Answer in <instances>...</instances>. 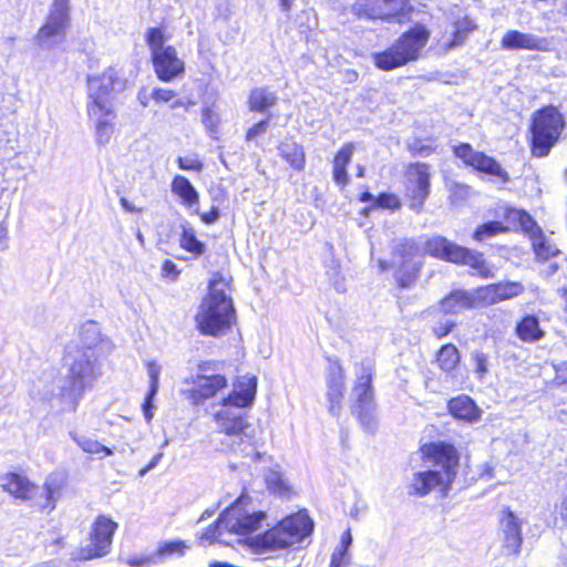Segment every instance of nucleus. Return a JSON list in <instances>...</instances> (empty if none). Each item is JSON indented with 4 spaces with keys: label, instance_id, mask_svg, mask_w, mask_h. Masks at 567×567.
<instances>
[{
    "label": "nucleus",
    "instance_id": "1",
    "mask_svg": "<svg viewBox=\"0 0 567 567\" xmlns=\"http://www.w3.org/2000/svg\"><path fill=\"white\" fill-rule=\"evenodd\" d=\"M423 458L430 462L432 470L417 472L409 484V494L424 496L434 488L446 493L453 484L460 464L457 450L449 443L435 442L421 447Z\"/></svg>",
    "mask_w": 567,
    "mask_h": 567
},
{
    "label": "nucleus",
    "instance_id": "2",
    "mask_svg": "<svg viewBox=\"0 0 567 567\" xmlns=\"http://www.w3.org/2000/svg\"><path fill=\"white\" fill-rule=\"evenodd\" d=\"M228 290V281L215 274L209 281L208 293L196 313V323L202 333L218 336L233 326L235 309Z\"/></svg>",
    "mask_w": 567,
    "mask_h": 567
},
{
    "label": "nucleus",
    "instance_id": "3",
    "mask_svg": "<svg viewBox=\"0 0 567 567\" xmlns=\"http://www.w3.org/2000/svg\"><path fill=\"white\" fill-rule=\"evenodd\" d=\"M312 530V522L305 512L281 519L276 526L264 534L252 537L248 545L252 553L269 555L299 544Z\"/></svg>",
    "mask_w": 567,
    "mask_h": 567
},
{
    "label": "nucleus",
    "instance_id": "4",
    "mask_svg": "<svg viewBox=\"0 0 567 567\" xmlns=\"http://www.w3.org/2000/svg\"><path fill=\"white\" fill-rule=\"evenodd\" d=\"M431 32L422 24L400 35L394 43L382 52L372 54L374 65L382 71H392L419 60L429 42Z\"/></svg>",
    "mask_w": 567,
    "mask_h": 567
},
{
    "label": "nucleus",
    "instance_id": "5",
    "mask_svg": "<svg viewBox=\"0 0 567 567\" xmlns=\"http://www.w3.org/2000/svg\"><path fill=\"white\" fill-rule=\"evenodd\" d=\"M58 483V474H52L42 488L20 473L7 472L0 476V486L4 492L16 499L32 502L34 506L44 511H52L55 506Z\"/></svg>",
    "mask_w": 567,
    "mask_h": 567
},
{
    "label": "nucleus",
    "instance_id": "6",
    "mask_svg": "<svg viewBox=\"0 0 567 567\" xmlns=\"http://www.w3.org/2000/svg\"><path fill=\"white\" fill-rule=\"evenodd\" d=\"M256 392H229L221 396L219 403L214 406L213 415L219 429L227 435L230 442L226 444L231 449L244 443V420L240 410L252 404Z\"/></svg>",
    "mask_w": 567,
    "mask_h": 567
},
{
    "label": "nucleus",
    "instance_id": "7",
    "mask_svg": "<svg viewBox=\"0 0 567 567\" xmlns=\"http://www.w3.org/2000/svg\"><path fill=\"white\" fill-rule=\"evenodd\" d=\"M167 34L161 28H152L146 32L154 72L163 82H171L185 72V63L173 45H166Z\"/></svg>",
    "mask_w": 567,
    "mask_h": 567
},
{
    "label": "nucleus",
    "instance_id": "8",
    "mask_svg": "<svg viewBox=\"0 0 567 567\" xmlns=\"http://www.w3.org/2000/svg\"><path fill=\"white\" fill-rule=\"evenodd\" d=\"M565 122L561 113L554 106L544 107L533 115L532 152L537 157L546 156L558 141Z\"/></svg>",
    "mask_w": 567,
    "mask_h": 567
},
{
    "label": "nucleus",
    "instance_id": "9",
    "mask_svg": "<svg viewBox=\"0 0 567 567\" xmlns=\"http://www.w3.org/2000/svg\"><path fill=\"white\" fill-rule=\"evenodd\" d=\"M117 523L110 516L99 515L92 524L87 538L82 542L74 554L76 561L101 559L111 553Z\"/></svg>",
    "mask_w": 567,
    "mask_h": 567
},
{
    "label": "nucleus",
    "instance_id": "10",
    "mask_svg": "<svg viewBox=\"0 0 567 567\" xmlns=\"http://www.w3.org/2000/svg\"><path fill=\"white\" fill-rule=\"evenodd\" d=\"M266 519V513L247 507L238 499L227 507L218 518V527L237 535H246L259 529Z\"/></svg>",
    "mask_w": 567,
    "mask_h": 567
},
{
    "label": "nucleus",
    "instance_id": "11",
    "mask_svg": "<svg viewBox=\"0 0 567 567\" xmlns=\"http://www.w3.org/2000/svg\"><path fill=\"white\" fill-rule=\"evenodd\" d=\"M424 249L433 257H437L455 264H464L473 269H477L484 275V260L478 252L471 251L454 243L449 241L446 238L435 236L426 240Z\"/></svg>",
    "mask_w": 567,
    "mask_h": 567
},
{
    "label": "nucleus",
    "instance_id": "12",
    "mask_svg": "<svg viewBox=\"0 0 567 567\" xmlns=\"http://www.w3.org/2000/svg\"><path fill=\"white\" fill-rule=\"evenodd\" d=\"M69 21V0H54L45 24L38 31L34 41L41 48H51L65 38Z\"/></svg>",
    "mask_w": 567,
    "mask_h": 567
},
{
    "label": "nucleus",
    "instance_id": "13",
    "mask_svg": "<svg viewBox=\"0 0 567 567\" xmlns=\"http://www.w3.org/2000/svg\"><path fill=\"white\" fill-rule=\"evenodd\" d=\"M353 10L358 16L369 19L401 21L410 16L412 6L408 0H357Z\"/></svg>",
    "mask_w": 567,
    "mask_h": 567
},
{
    "label": "nucleus",
    "instance_id": "14",
    "mask_svg": "<svg viewBox=\"0 0 567 567\" xmlns=\"http://www.w3.org/2000/svg\"><path fill=\"white\" fill-rule=\"evenodd\" d=\"M405 194L410 207L420 212L430 194L431 173L426 164H411L405 171Z\"/></svg>",
    "mask_w": 567,
    "mask_h": 567
},
{
    "label": "nucleus",
    "instance_id": "15",
    "mask_svg": "<svg viewBox=\"0 0 567 567\" xmlns=\"http://www.w3.org/2000/svg\"><path fill=\"white\" fill-rule=\"evenodd\" d=\"M393 266L398 267V281L409 287L421 268V250L413 241L402 243L395 251Z\"/></svg>",
    "mask_w": 567,
    "mask_h": 567
},
{
    "label": "nucleus",
    "instance_id": "16",
    "mask_svg": "<svg viewBox=\"0 0 567 567\" xmlns=\"http://www.w3.org/2000/svg\"><path fill=\"white\" fill-rule=\"evenodd\" d=\"M454 154L462 159L465 165L474 169L497 177L503 183H506L508 174L502 166L491 156L482 152L475 151L470 144H461L454 147Z\"/></svg>",
    "mask_w": 567,
    "mask_h": 567
},
{
    "label": "nucleus",
    "instance_id": "17",
    "mask_svg": "<svg viewBox=\"0 0 567 567\" xmlns=\"http://www.w3.org/2000/svg\"><path fill=\"white\" fill-rule=\"evenodd\" d=\"M124 87L125 82L117 70L110 66L103 73L89 78L90 102H113L112 93Z\"/></svg>",
    "mask_w": 567,
    "mask_h": 567
},
{
    "label": "nucleus",
    "instance_id": "18",
    "mask_svg": "<svg viewBox=\"0 0 567 567\" xmlns=\"http://www.w3.org/2000/svg\"><path fill=\"white\" fill-rule=\"evenodd\" d=\"M524 290V286L518 281H503L477 288L474 290V298L476 305L491 306L515 298Z\"/></svg>",
    "mask_w": 567,
    "mask_h": 567
},
{
    "label": "nucleus",
    "instance_id": "19",
    "mask_svg": "<svg viewBox=\"0 0 567 567\" xmlns=\"http://www.w3.org/2000/svg\"><path fill=\"white\" fill-rule=\"evenodd\" d=\"M80 340L84 348L92 351L91 357L94 359L110 353L113 348L111 341L101 334L100 328L94 321H89L81 327Z\"/></svg>",
    "mask_w": 567,
    "mask_h": 567
},
{
    "label": "nucleus",
    "instance_id": "20",
    "mask_svg": "<svg viewBox=\"0 0 567 567\" xmlns=\"http://www.w3.org/2000/svg\"><path fill=\"white\" fill-rule=\"evenodd\" d=\"M504 545L512 554H517L522 545V523L509 509H504L501 517Z\"/></svg>",
    "mask_w": 567,
    "mask_h": 567
},
{
    "label": "nucleus",
    "instance_id": "21",
    "mask_svg": "<svg viewBox=\"0 0 567 567\" xmlns=\"http://www.w3.org/2000/svg\"><path fill=\"white\" fill-rule=\"evenodd\" d=\"M501 45L506 50H537L543 51L547 48V42L545 39H539L538 37L519 32L517 30L507 31L502 40Z\"/></svg>",
    "mask_w": 567,
    "mask_h": 567
},
{
    "label": "nucleus",
    "instance_id": "22",
    "mask_svg": "<svg viewBox=\"0 0 567 567\" xmlns=\"http://www.w3.org/2000/svg\"><path fill=\"white\" fill-rule=\"evenodd\" d=\"M476 25L468 18H464L454 23V31L447 38L442 37L436 43L439 53H447L450 50L463 44L467 34L475 30Z\"/></svg>",
    "mask_w": 567,
    "mask_h": 567
},
{
    "label": "nucleus",
    "instance_id": "23",
    "mask_svg": "<svg viewBox=\"0 0 567 567\" xmlns=\"http://www.w3.org/2000/svg\"><path fill=\"white\" fill-rule=\"evenodd\" d=\"M355 394L352 411L358 415L361 424L370 431L375 425V404L372 392H357Z\"/></svg>",
    "mask_w": 567,
    "mask_h": 567
},
{
    "label": "nucleus",
    "instance_id": "24",
    "mask_svg": "<svg viewBox=\"0 0 567 567\" xmlns=\"http://www.w3.org/2000/svg\"><path fill=\"white\" fill-rule=\"evenodd\" d=\"M515 333L519 340L527 343H536L544 339L546 332L540 327V322L537 316L526 315L524 316L515 327Z\"/></svg>",
    "mask_w": 567,
    "mask_h": 567
},
{
    "label": "nucleus",
    "instance_id": "25",
    "mask_svg": "<svg viewBox=\"0 0 567 567\" xmlns=\"http://www.w3.org/2000/svg\"><path fill=\"white\" fill-rule=\"evenodd\" d=\"M281 158L295 171L301 172L306 165V153L301 144L286 138L278 146Z\"/></svg>",
    "mask_w": 567,
    "mask_h": 567
},
{
    "label": "nucleus",
    "instance_id": "26",
    "mask_svg": "<svg viewBox=\"0 0 567 567\" xmlns=\"http://www.w3.org/2000/svg\"><path fill=\"white\" fill-rule=\"evenodd\" d=\"M171 190L178 197L182 205L189 208L198 205L199 194L185 176H175L171 183Z\"/></svg>",
    "mask_w": 567,
    "mask_h": 567
},
{
    "label": "nucleus",
    "instance_id": "27",
    "mask_svg": "<svg viewBox=\"0 0 567 567\" xmlns=\"http://www.w3.org/2000/svg\"><path fill=\"white\" fill-rule=\"evenodd\" d=\"M192 384L200 390H223L228 385L225 375L215 373L208 365H199L196 377L192 380Z\"/></svg>",
    "mask_w": 567,
    "mask_h": 567
},
{
    "label": "nucleus",
    "instance_id": "28",
    "mask_svg": "<svg viewBox=\"0 0 567 567\" xmlns=\"http://www.w3.org/2000/svg\"><path fill=\"white\" fill-rule=\"evenodd\" d=\"M450 412L457 419L475 421L480 417V410L467 395L454 398L449 403Z\"/></svg>",
    "mask_w": 567,
    "mask_h": 567
},
{
    "label": "nucleus",
    "instance_id": "29",
    "mask_svg": "<svg viewBox=\"0 0 567 567\" xmlns=\"http://www.w3.org/2000/svg\"><path fill=\"white\" fill-rule=\"evenodd\" d=\"M190 549V544L183 539H172L158 543L154 551L157 563L161 564L165 559L177 557L182 558Z\"/></svg>",
    "mask_w": 567,
    "mask_h": 567
},
{
    "label": "nucleus",
    "instance_id": "30",
    "mask_svg": "<svg viewBox=\"0 0 567 567\" xmlns=\"http://www.w3.org/2000/svg\"><path fill=\"white\" fill-rule=\"evenodd\" d=\"M477 306L474 298V291L467 292L457 290L449 295L441 302V308L444 312H458L463 309Z\"/></svg>",
    "mask_w": 567,
    "mask_h": 567
},
{
    "label": "nucleus",
    "instance_id": "31",
    "mask_svg": "<svg viewBox=\"0 0 567 567\" xmlns=\"http://www.w3.org/2000/svg\"><path fill=\"white\" fill-rule=\"evenodd\" d=\"M354 152V145L351 143H348L343 145L337 155L334 156L333 161V178L339 184H347L348 183V174H347V165L351 161V157Z\"/></svg>",
    "mask_w": 567,
    "mask_h": 567
},
{
    "label": "nucleus",
    "instance_id": "32",
    "mask_svg": "<svg viewBox=\"0 0 567 567\" xmlns=\"http://www.w3.org/2000/svg\"><path fill=\"white\" fill-rule=\"evenodd\" d=\"M87 112L94 124H100L101 121L102 124L115 125L116 113L113 102H89Z\"/></svg>",
    "mask_w": 567,
    "mask_h": 567
},
{
    "label": "nucleus",
    "instance_id": "33",
    "mask_svg": "<svg viewBox=\"0 0 567 567\" xmlns=\"http://www.w3.org/2000/svg\"><path fill=\"white\" fill-rule=\"evenodd\" d=\"M460 361L461 354L458 349L452 343L442 346L436 353V363L444 372H452L458 365Z\"/></svg>",
    "mask_w": 567,
    "mask_h": 567
},
{
    "label": "nucleus",
    "instance_id": "34",
    "mask_svg": "<svg viewBox=\"0 0 567 567\" xmlns=\"http://www.w3.org/2000/svg\"><path fill=\"white\" fill-rule=\"evenodd\" d=\"M532 245L539 260L547 261L553 258H558L559 255H561L559 249L550 243L542 231L533 235Z\"/></svg>",
    "mask_w": 567,
    "mask_h": 567
},
{
    "label": "nucleus",
    "instance_id": "35",
    "mask_svg": "<svg viewBox=\"0 0 567 567\" xmlns=\"http://www.w3.org/2000/svg\"><path fill=\"white\" fill-rule=\"evenodd\" d=\"M277 97L272 92L262 87L251 90L248 97V105L250 111L265 112L276 104Z\"/></svg>",
    "mask_w": 567,
    "mask_h": 567
},
{
    "label": "nucleus",
    "instance_id": "36",
    "mask_svg": "<svg viewBox=\"0 0 567 567\" xmlns=\"http://www.w3.org/2000/svg\"><path fill=\"white\" fill-rule=\"evenodd\" d=\"M267 486L270 491L278 494H288L290 492V485L281 472L279 465H275L269 468L265 474Z\"/></svg>",
    "mask_w": 567,
    "mask_h": 567
},
{
    "label": "nucleus",
    "instance_id": "37",
    "mask_svg": "<svg viewBox=\"0 0 567 567\" xmlns=\"http://www.w3.org/2000/svg\"><path fill=\"white\" fill-rule=\"evenodd\" d=\"M179 244L182 248L195 256L202 255L205 250V245L196 238L195 231L190 227L183 226Z\"/></svg>",
    "mask_w": 567,
    "mask_h": 567
},
{
    "label": "nucleus",
    "instance_id": "38",
    "mask_svg": "<svg viewBox=\"0 0 567 567\" xmlns=\"http://www.w3.org/2000/svg\"><path fill=\"white\" fill-rule=\"evenodd\" d=\"M507 230L508 226H505L502 221H488L477 227L473 237L477 241H483Z\"/></svg>",
    "mask_w": 567,
    "mask_h": 567
},
{
    "label": "nucleus",
    "instance_id": "39",
    "mask_svg": "<svg viewBox=\"0 0 567 567\" xmlns=\"http://www.w3.org/2000/svg\"><path fill=\"white\" fill-rule=\"evenodd\" d=\"M473 362V371L478 380H482L488 371V357L483 353L475 351L471 355Z\"/></svg>",
    "mask_w": 567,
    "mask_h": 567
},
{
    "label": "nucleus",
    "instance_id": "40",
    "mask_svg": "<svg viewBox=\"0 0 567 567\" xmlns=\"http://www.w3.org/2000/svg\"><path fill=\"white\" fill-rule=\"evenodd\" d=\"M124 561L130 567H151L158 564L154 553L130 556Z\"/></svg>",
    "mask_w": 567,
    "mask_h": 567
},
{
    "label": "nucleus",
    "instance_id": "41",
    "mask_svg": "<svg viewBox=\"0 0 567 567\" xmlns=\"http://www.w3.org/2000/svg\"><path fill=\"white\" fill-rule=\"evenodd\" d=\"M114 126L111 124H94L95 127V138L99 144H107L114 133Z\"/></svg>",
    "mask_w": 567,
    "mask_h": 567
},
{
    "label": "nucleus",
    "instance_id": "42",
    "mask_svg": "<svg viewBox=\"0 0 567 567\" xmlns=\"http://www.w3.org/2000/svg\"><path fill=\"white\" fill-rule=\"evenodd\" d=\"M177 163L181 169L200 172L204 167L202 161L196 156H179Z\"/></svg>",
    "mask_w": 567,
    "mask_h": 567
},
{
    "label": "nucleus",
    "instance_id": "43",
    "mask_svg": "<svg viewBox=\"0 0 567 567\" xmlns=\"http://www.w3.org/2000/svg\"><path fill=\"white\" fill-rule=\"evenodd\" d=\"M235 388L237 390H256L257 378L252 373H244L237 377Z\"/></svg>",
    "mask_w": 567,
    "mask_h": 567
},
{
    "label": "nucleus",
    "instance_id": "44",
    "mask_svg": "<svg viewBox=\"0 0 567 567\" xmlns=\"http://www.w3.org/2000/svg\"><path fill=\"white\" fill-rule=\"evenodd\" d=\"M377 205L382 208L398 209L401 206L399 197L394 194H381L377 198Z\"/></svg>",
    "mask_w": 567,
    "mask_h": 567
},
{
    "label": "nucleus",
    "instance_id": "45",
    "mask_svg": "<svg viewBox=\"0 0 567 567\" xmlns=\"http://www.w3.org/2000/svg\"><path fill=\"white\" fill-rule=\"evenodd\" d=\"M517 224L518 227H520L524 231L529 234L532 240L533 235L540 231V229L536 226L533 218L524 210L522 212V218H519V221Z\"/></svg>",
    "mask_w": 567,
    "mask_h": 567
},
{
    "label": "nucleus",
    "instance_id": "46",
    "mask_svg": "<svg viewBox=\"0 0 567 567\" xmlns=\"http://www.w3.org/2000/svg\"><path fill=\"white\" fill-rule=\"evenodd\" d=\"M517 224L518 227H520L524 231L529 234L532 240L533 235L540 231V229L536 226L533 218L524 210L522 212V218H519V221Z\"/></svg>",
    "mask_w": 567,
    "mask_h": 567
},
{
    "label": "nucleus",
    "instance_id": "47",
    "mask_svg": "<svg viewBox=\"0 0 567 567\" xmlns=\"http://www.w3.org/2000/svg\"><path fill=\"white\" fill-rule=\"evenodd\" d=\"M225 528L218 527V520L216 522L215 526L208 527L200 536L202 540H207L209 543L213 542H219L221 540V536L224 534Z\"/></svg>",
    "mask_w": 567,
    "mask_h": 567
},
{
    "label": "nucleus",
    "instance_id": "48",
    "mask_svg": "<svg viewBox=\"0 0 567 567\" xmlns=\"http://www.w3.org/2000/svg\"><path fill=\"white\" fill-rule=\"evenodd\" d=\"M219 122V116L210 107L203 110V123L207 130L214 132Z\"/></svg>",
    "mask_w": 567,
    "mask_h": 567
},
{
    "label": "nucleus",
    "instance_id": "49",
    "mask_svg": "<svg viewBox=\"0 0 567 567\" xmlns=\"http://www.w3.org/2000/svg\"><path fill=\"white\" fill-rule=\"evenodd\" d=\"M548 261V265L542 269V274L546 277L553 276L559 270V268L567 264V260L561 255H559L558 258H553Z\"/></svg>",
    "mask_w": 567,
    "mask_h": 567
},
{
    "label": "nucleus",
    "instance_id": "50",
    "mask_svg": "<svg viewBox=\"0 0 567 567\" xmlns=\"http://www.w3.org/2000/svg\"><path fill=\"white\" fill-rule=\"evenodd\" d=\"M175 92L167 89L157 87L152 92V97L156 103H167L175 97Z\"/></svg>",
    "mask_w": 567,
    "mask_h": 567
},
{
    "label": "nucleus",
    "instance_id": "51",
    "mask_svg": "<svg viewBox=\"0 0 567 567\" xmlns=\"http://www.w3.org/2000/svg\"><path fill=\"white\" fill-rule=\"evenodd\" d=\"M83 451L91 453V454H97L100 452H104L106 455H111L113 452L109 447L100 444L96 441H86L82 443Z\"/></svg>",
    "mask_w": 567,
    "mask_h": 567
},
{
    "label": "nucleus",
    "instance_id": "52",
    "mask_svg": "<svg viewBox=\"0 0 567 567\" xmlns=\"http://www.w3.org/2000/svg\"><path fill=\"white\" fill-rule=\"evenodd\" d=\"M267 128H268V122L266 120L254 124L251 127H249L247 130L246 140L251 141V140L256 138L257 136L266 133Z\"/></svg>",
    "mask_w": 567,
    "mask_h": 567
},
{
    "label": "nucleus",
    "instance_id": "53",
    "mask_svg": "<svg viewBox=\"0 0 567 567\" xmlns=\"http://www.w3.org/2000/svg\"><path fill=\"white\" fill-rule=\"evenodd\" d=\"M147 372L150 378L151 390H157V388L159 386L158 377L161 373V368L156 363H148Z\"/></svg>",
    "mask_w": 567,
    "mask_h": 567
},
{
    "label": "nucleus",
    "instance_id": "54",
    "mask_svg": "<svg viewBox=\"0 0 567 567\" xmlns=\"http://www.w3.org/2000/svg\"><path fill=\"white\" fill-rule=\"evenodd\" d=\"M522 212L523 210H519V209H516V208H507L506 209V214H505V219H506V223L508 226V229L511 227H518V221H519V218H522Z\"/></svg>",
    "mask_w": 567,
    "mask_h": 567
},
{
    "label": "nucleus",
    "instance_id": "55",
    "mask_svg": "<svg viewBox=\"0 0 567 567\" xmlns=\"http://www.w3.org/2000/svg\"><path fill=\"white\" fill-rule=\"evenodd\" d=\"M352 544V535H351V530L350 529H347L342 536H341V542H340V545L336 548L334 551L337 553H340V554H343V555H349L348 554V549L350 547V545Z\"/></svg>",
    "mask_w": 567,
    "mask_h": 567
},
{
    "label": "nucleus",
    "instance_id": "56",
    "mask_svg": "<svg viewBox=\"0 0 567 567\" xmlns=\"http://www.w3.org/2000/svg\"><path fill=\"white\" fill-rule=\"evenodd\" d=\"M350 564V555L333 551L329 567H347Z\"/></svg>",
    "mask_w": 567,
    "mask_h": 567
},
{
    "label": "nucleus",
    "instance_id": "57",
    "mask_svg": "<svg viewBox=\"0 0 567 567\" xmlns=\"http://www.w3.org/2000/svg\"><path fill=\"white\" fill-rule=\"evenodd\" d=\"M154 393H155V392H151V393L146 396V399H145V401H144V403H143V405H142L143 413H144V417H145V420H146L147 422H151V420L153 419V413H152L153 403H152V402H153Z\"/></svg>",
    "mask_w": 567,
    "mask_h": 567
},
{
    "label": "nucleus",
    "instance_id": "58",
    "mask_svg": "<svg viewBox=\"0 0 567 567\" xmlns=\"http://www.w3.org/2000/svg\"><path fill=\"white\" fill-rule=\"evenodd\" d=\"M200 219L205 224H214L219 218V210L217 207H212V209L208 213L199 214Z\"/></svg>",
    "mask_w": 567,
    "mask_h": 567
},
{
    "label": "nucleus",
    "instance_id": "59",
    "mask_svg": "<svg viewBox=\"0 0 567 567\" xmlns=\"http://www.w3.org/2000/svg\"><path fill=\"white\" fill-rule=\"evenodd\" d=\"M371 374L368 371H363V374L358 378V390H368L371 388Z\"/></svg>",
    "mask_w": 567,
    "mask_h": 567
},
{
    "label": "nucleus",
    "instance_id": "60",
    "mask_svg": "<svg viewBox=\"0 0 567 567\" xmlns=\"http://www.w3.org/2000/svg\"><path fill=\"white\" fill-rule=\"evenodd\" d=\"M162 270H163V274L166 276V277H173L175 278L177 276V269H176V265L173 262V261H169V260H166L164 264H163V267H162Z\"/></svg>",
    "mask_w": 567,
    "mask_h": 567
},
{
    "label": "nucleus",
    "instance_id": "61",
    "mask_svg": "<svg viewBox=\"0 0 567 567\" xmlns=\"http://www.w3.org/2000/svg\"><path fill=\"white\" fill-rule=\"evenodd\" d=\"M453 323L452 322H446L444 324H441L439 327H435L434 328V332L437 337H444L446 336L453 328Z\"/></svg>",
    "mask_w": 567,
    "mask_h": 567
},
{
    "label": "nucleus",
    "instance_id": "62",
    "mask_svg": "<svg viewBox=\"0 0 567 567\" xmlns=\"http://www.w3.org/2000/svg\"><path fill=\"white\" fill-rule=\"evenodd\" d=\"M93 375V364L92 362H87V364L85 365V368L81 369L79 372H78V377L82 380L86 379V378H90Z\"/></svg>",
    "mask_w": 567,
    "mask_h": 567
},
{
    "label": "nucleus",
    "instance_id": "63",
    "mask_svg": "<svg viewBox=\"0 0 567 567\" xmlns=\"http://www.w3.org/2000/svg\"><path fill=\"white\" fill-rule=\"evenodd\" d=\"M137 99H138L140 103H141L144 107H146V106L148 105V96H147V93H146V91H145V90H141V91L138 92Z\"/></svg>",
    "mask_w": 567,
    "mask_h": 567
},
{
    "label": "nucleus",
    "instance_id": "64",
    "mask_svg": "<svg viewBox=\"0 0 567 567\" xmlns=\"http://www.w3.org/2000/svg\"><path fill=\"white\" fill-rule=\"evenodd\" d=\"M493 476V466L488 463L483 465V472L481 473V477H492Z\"/></svg>",
    "mask_w": 567,
    "mask_h": 567
}]
</instances>
